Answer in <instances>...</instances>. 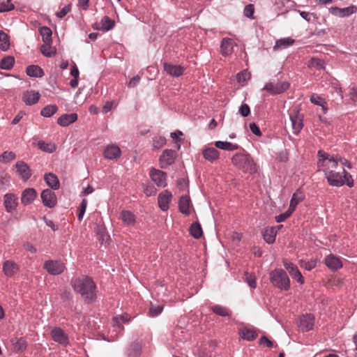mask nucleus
<instances>
[{
  "instance_id": "nucleus-1",
  "label": "nucleus",
  "mask_w": 357,
  "mask_h": 357,
  "mask_svg": "<svg viewBox=\"0 0 357 357\" xmlns=\"http://www.w3.org/2000/svg\"><path fill=\"white\" fill-rule=\"evenodd\" d=\"M71 285L73 289L79 293L87 303L93 302L96 298V285L93 280L88 276L72 279Z\"/></svg>"
},
{
  "instance_id": "nucleus-2",
  "label": "nucleus",
  "mask_w": 357,
  "mask_h": 357,
  "mask_svg": "<svg viewBox=\"0 0 357 357\" xmlns=\"http://www.w3.org/2000/svg\"><path fill=\"white\" fill-rule=\"evenodd\" d=\"M231 162L244 173L252 174L257 172V165L251 155L247 153H236L231 158Z\"/></svg>"
},
{
  "instance_id": "nucleus-3",
  "label": "nucleus",
  "mask_w": 357,
  "mask_h": 357,
  "mask_svg": "<svg viewBox=\"0 0 357 357\" xmlns=\"http://www.w3.org/2000/svg\"><path fill=\"white\" fill-rule=\"evenodd\" d=\"M328 184L334 187H341L346 184L351 188L354 186V180L351 175L347 172L344 168H342V172H328L325 175Z\"/></svg>"
},
{
  "instance_id": "nucleus-4",
  "label": "nucleus",
  "mask_w": 357,
  "mask_h": 357,
  "mask_svg": "<svg viewBox=\"0 0 357 357\" xmlns=\"http://www.w3.org/2000/svg\"><path fill=\"white\" fill-rule=\"evenodd\" d=\"M270 281L275 287L281 290L288 291L290 289L289 278L283 269L276 268L271 271Z\"/></svg>"
},
{
  "instance_id": "nucleus-5",
  "label": "nucleus",
  "mask_w": 357,
  "mask_h": 357,
  "mask_svg": "<svg viewBox=\"0 0 357 357\" xmlns=\"http://www.w3.org/2000/svg\"><path fill=\"white\" fill-rule=\"evenodd\" d=\"M43 268L52 275H58L64 272L66 266L60 260L50 259L45 261Z\"/></svg>"
},
{
  "instance_id": "nucleus-6",
  "label": "nucleus",
  "mask_w": 357,
  "mask_h": 357,
  "mask_svg": "<svg viewBox=\"0 0 357 357\" xmlns=\"http://www.w3.org/2000/svg\"><path fill=\"white\" fill-rule=\"evenodd\" d=\"M290 84L288 82H281L274 84L273 82H268L265 84L262 90L267 91L272 95L280 94L287 91Z\"/></svg>"
},
{
  "instance_id": "nucleus-7",
  "label": "nucleus",
  "mask_w": 357,
  "mask_h": 357,
  "mask_svg": "<svg viewBox=\"0 0 357 357\" xmlns=\"http://www.w3.org/2000/svg\"><path fill=\"white\" fill-rule=\"evenodd\" d=\"M40 198L43 205L52 208L57 204V197L55 192L51 189H45L40 193Z\"/></svg>"
},
{
  "instance_id": "nucleus-8",
  "label": "nucleus",
  "mask_w": 357,
  "mask_h": 357,
  "mask_svg": "<svg viewBox=\"0 0 357 357\" xmlns=\"http://www.w3.org/2000/svg\"><path fill=\"white\" fill-rule=\"evenodd\" d=\"M176 158V153L172 149H165L162 151L159 158L160 167L165 169L172 165Z\"/></svg>"
},
{
  "instance_id": "nucleus-9",
  "label": "nucleus",
  "mask_w": 357,
  "mask_h": 357,
  "mask_svg": "<svg viewBox=\"0 0 357 357\" xmlns=\"http://www.w3.org/2000/svg\"><path fill=\"white\" fill-rule=\"evenodd\" d=\"M291 127L294 133L298 134L303 127V116L300 114L298 109H293L289 114Z\"/></svg>"
},
{
  "instance_id": "nucleus-10",
  "label": "nucleus",
  "mask_w": 357,
  "mask_h": 357,
  "mask_svg": "<svg viewBox=\"0 0 357 357\" xmlns=\"http://www.w3.org/2000/svg\"><path fill=\"white\" fill-rule=\"evenodd\" d=\"M314 317L312 314H303L299 318L298 327L302 331L307 332L313 328Z\"/></svg>"
},
{
  "instance_id": "nucleus-11",
  "label": "nucleus",
  "mask_w": 357,
  "mask_h": 357,
  "mask_svg": "<svg viewBox=\"0 0 357 357\" xmlns=\"http://www.w3.org/2000/svg\"><path fill=\"white\" fill-rule=\"evenodd\" d=\"M15 168L18 176L22 181H26L31 176V170L24 161H17L15 164Z\"/></svg>"
},
{
  "instance_id": "nucleus-12",
  "label": "nucleus",
  "mask_w": 357,
  "mask_h": 357,
  "mask_svg": "<svg viewBox=\"0 0 357 357\" xmlns=\"http://www.w3.org/2000/svg\"><path fill=\"white\" fill-rule=\"evenodd\" d=\"M283 264L286 270L289 272L290 275L294 278L296 279L298 282L300 284H303L305 280L304 278L298 270V267L292 264L291 262H289L286 260L283 261Z\"/></svg>"
},
{
  "instance_id": "nucleus-13",
  "label": "nucleus",
  "mask_w": 357,
  "mask_h": 357,
  "mask_svg": "<svg viewBox=\"0 0 357 357\" xmlns=\"http://www.w3.org/2000/svg\"><path fill=\"white\" fill-rule=\"evenodd\" d=\"M150 176L153 181L159 187H165L167 185V174L165 172L152 169Z\"/></svg>"
},
{
  "instance_id": "nucleus-14",
  "label": "nucleus",
  "mask_w": 357,
  "mask_h": 357,
  "mask_svg": "<svg viewBox=\"0 0 357 357\" xmlns=\"http://www.w3.org/2000/svg\"><path fill=\"white\" fill-rule=\"evenodd\" d=\"M51 336L54 341L62 344H68V337L63 329L59 327H55L51 331Z\"/></svg>"
},
{
  "instance_id": "nucleus-15",
  "label": "nucleus",
  "mask_w": 357,
  "mask_h": 357,
  "mask_svg": "<svg viewBox=\"0 0 357 357\" xmlns=\"http://www.w3.org/2000/svg\"><path fill=\"white\" fill-rule=\"evenodd\" d=\"M172 195L168 190H164L158 195V206L162 211H166L168 210L169 203L172 201Z\"/></svg>"
},
{
  "instance_id": "nucleus-16",
  "label": "nucleus",
  "mask_w": 357,
  "mask_h": 357,
  "mask_svg": "<svg viewBox=\"0 0 357 357\" xmlns=\"http://www.w3.org/2000/svg\"><path fill=\"white\" fill-rule=\"evenodd\" d=\"M37 192L33 188H26L22 191L21 196V202L24 205L31 204L36 198Z\"/></svg>"
},
{
  "instance_id": "nucleus-17",
  "label": "nucleus",
  "mask_w": 357,
  "mask_h": 357,
  "mask_svg": "<svg viewBox=\"0 0 357 357\" xmlns=\"http://www.w3.org/2000/svg\"><path fill=\"white\" fill-rule=\"evenodd\" d=\"M121 149L116 144H109L106 146L103 155L104 157L109 160H115L121 156Z\"/></svg>"
},
{
  "instance_id": "nucleus-18",
  "label": "nucleus",
  "mask_w": 357,
  "mask_h": 357,
  "mask_svg": "<svg viewBox=\"0 0 357 357\" xmlns=\"http://www.w3.org/2000/svg\"><path fill=\"white\" fill-rule=\"evenodd\" d=\"M324 263L331 270H337L342 267V263L340 259L332 254L326 257Z\"/></svg>"
},
{
  "instance_id": "nucleus-19",
  "label": "nucleus",
  "mask_w": 357,
  "mask_h": 357,
  "mask_svg": "<svg viewBox=\"0 0 357 357\" xmlns=\"http://www.w3.org/2000/svg\"><path fill=\"white\" fill-rule=\"evenodd\" d=\"M192 207V202L188 195H182L178 201L179 211L185 215L190 213V208Z\"/></svg>"
},
{
  "instance_id": "nucleus-20",
  "label": "nucleus",
  "mask_w": 357,
  "mask_h": 357,
  "mask_svg": "<svg viewBox=\"0 0 357 357\" xmlns=\"http://www.w3.org/2000/svg\"><path fill=\"white\" fill-rule=\"evenodd\" d=\"M234 45L235 43L231 38H223L220 44L221 54L225 56L231 54L234 51Z\"/></svg>"
},
{
  "instance_id": "nucleus-21",
  "label": "nucleus",
  "mask_w": 357,
  "mask_h": 357,
  "mask_svg": "<svg viewBox=\"0 0 357 357\" xmlns=\"http://www.w3.org/2000/svg\"><path fill=\"white\" fill-rule=\"evenodd\" d=\"M337 167L338 155H336L335 157L332 155L329 160H325L321 167L319 168L322 169L323 172H324V175H326L328 174V172L335 171Z\"/></svg>"
},
{
  "instance_id": "nucleus-22",
  "label": "nucleus",
  "mask_w": 357,
  "mask_h": 357,
  "mask_svg": "<svg viewBox=\"0 0 357 357\" xmlns=\"http://www.w3.org/2000/svg\"><path fill=\"white\" fill-rule=\"evenodd\" d=\"M40 95L38 92L35 91H27L24 93L22 96V100L26 105H32L36 104Z\"/></svg>"
},
{
  "instance_id": "nucleus-23",
  "label": "nucleus",
  "mask_w": 357,
  "mask_h": 357,
  "mask_svg": "<svg viewBox=\"0 0 357 357\" xmlns=\"http://www.w3.org/2000/svg\"><path fill=\"white\" fill-rule=\"evenodd\" d=\"M3 204L8 213L13 212L17 205V199L13 194L7 193L4 195Z\"/></svg>"
},
{
  "instance_id": "nucleus-24",
  "label": "nucleus",
  "mask_w": 357,
  "mask_h": 357,
  "mask_svg": "<svg viewBox=\"0 0 357 357\" xmlns=\"http://www.w3.org/2000/svg\"><path fill=\"white\" fill-rule=\"evenodd\" d=\"M77 120V114L76 113L64 114L61 115L57 120V123L62 127H66Z\"/></svg>"
},
{
  "instance_id": "nucleus-25",
  "label": "nucleus",
  "mask_w": 357,
  "mask_h": 357,
  "mask_svg": "<svg viewBox=\"0 0 357 357\" xmlns=\"http://www.w3.org/2000/svg\"><path fill=\"white\" fill-rule=\"evenodd\" d=\"M164 70L172 76L179 77L183 73L184 68L181 65H172L165 63Z\"/></svg>"
},
{
  "instance_id": "nucleus-26",
  "label": "nucleus",
  "mask_w": 357,
  "mask_h": 357,
  "mask_svg": "<svg viewBox=\"0 0 357 357\" xmlns=\"http://www.w3.org/2000/svg\"><path fill=\"white\" fill-rule=\"evenodd\" d=\"M18 269L17 264L11 260H7L3 264V272L7 277L14 275Z\"/></svg>"
},
{
  "instance_id": "nucleus-27",
  "label": "nucleus",
  "mask_w": 357,
  "mask_h": 357,
  "mask_svg": "<svg viewBox=\"0 0 357 357\" xmlns=\"http://www.w3.org/2000/svg\"><path fill=\"white\" fill-rule=\"evenodd\" d=\"M44 180L52 190H58L60 187L59 180L57 176L53 173L45 174Z\"/></svg>"
},
{
  "instance_id": "nucleus-28",
  "label": "nucleus",
  "mask_w": 357,
  "mask_h": 357,
  "mask_svg": "<svg viewBox=\"0 0 357 357\" xmlns=\"http://www.w3.org/2000/svg\"><path fill=\"white\" fill-rule=\"evenodd\" d=\"M202 155L205 160L212 162L219 158L220 152L215 148L208 147L203 150Z\"/></svg>"
},
{
  "instance_id": "nucleus-29",
  "label": "nucleus",
  "mask_w": 357,
  "mask_h": 357,
  "mask_svg": "<svg viewBox=\"0 0 357 357\" xmlns=\"http://www.w3.org/2000/svg\"><path fill=\"white\" fill-rule=\"evenodd\" d=\"M305 199V195L301 189H297L296 191L293 194L292 197L290 200L289 208L291 210L295 211L296 206Z\"/></svg>"
},
{
  "instance_id": "nucleus-30",
  "label": "nucleus",
  "mask_w": 357,
  "mask_h": 357,
  "mask_svg": "<svg viewBox=\"0 0 357 357\" xmlns=\"http://www.w3.org/2000/svg\"><path fill=\"white\" fill-rule=\"evenodd\" d=\"M276 234L277 229L275 227H267L262 232L264 241L268 244H271L275 242Z\"/></svg>"
},
{
  "instance_id": "nucleus-31",
  "label": "nucleus",
  "mask_w": 357,
  "mask_h": 357,
  "mask_svg": "<svg viewBox=\"0 0 357 357\" xmlns=\"http://www.w3.org/2000/svg\"><path fill=\"white\" fill-rule=\"evenodd\" d=\"M121 219L127 226L134 225L136 222L135 215L131 211L127 210L121 211Z\"/></svg>"
},
{
  "instance_id": "nucleus-32",
  "label": "nucleus",
  "mask_w": 357,
  "mask_h": 357,
  "mask_svg": "<svg viewBox=\"0 0 357 357\" xmlns=\"http://www.w3.org/2000/svg\"><path fill=\"white\" fill-rule=\"evenodd\" d=\"M238 334L243 340L247 341H252L257 337V334L254 330L246 327L241 328L238 331Z\"/></svg>"
},
{
  "instance_id": "nucleus-33",
  "label": "nucleus",
  "mask_w": 357,
  "mask_h": 357,
  "mask_svg": "<svg viewBox=\"0 0 357 357\" xmlns=\"http://www.w3.org/2000/svg\"><path fill=\"white\" fill-rule=\"evenodd\" d=\"M26 75L32 77H42L44 75L43 69L36 65L29 66L26 69Z\"/></svg>"
},
{
  "instance_id": "nucleus-34",
  "label": "nucleus",
  "mask_w": 357,
  "mask_h": 357,
  "mask_svg": "<svg viewBox=\"0 0 357 357\" xmlns=\"http://www.w3.org/2000/svg\"><path fill=\"white\" fill-rule=\"evenodd\" d=\"M100 25L98 29L102 31H108L114 27L115 22L108 16H104L100 22Z\"/></svg>"
},
{
  "instance_id": "nucleus-35",
  "label": "nucleus",
  "mask_w": 357,
  "mask_h": 357,
  "mask_svg": "<svg viewBox=\"0 0 357 357\" xmlns=\"http://www.w3.org/2000/svg\"><path fill=\"white\" fill-rule=\"evenodd\" d=\"M215 146L218 149L225 150V151H233L237 150L239 148V146L238 144H232L229 142H222V141L215 142Z\"/></svg>"
},
{
  "instance_id": "nucleus-36",
  "label": "nucleus",
  "mask_w": 357,
  "mask_h": 357,
  "mask_svg": "<svg viewBox=\"0 0 357 357\" xmlns=\"http://www.w3.org/2000/svg\"><path fill=\"white\" fill-rule=\"evenodd\" d=\"M295 40L290 37L280 38L275 42V45L273 47L275 50L279 49H284L287 47L292 45Z\"/></svg>"
},
{
  "instance_id": "nucleus-37",
  "label": "nucleus",
  "mask_w": 357,
  "mask_h": 357,
  "mask_svg": "<svg viewBox=\"0 0 357 357\" xmlns=\"http://www.w3.org/2000/svg\"><path fill=\"white\" fill-rule=\"evenodd\" d=\"M14 349L16 352L24 351L27 347V342L24 337L15 338L12 341Z\"/></svg>"
},
{
  "instance_id": "nucleus-38",
  "label": "nucleus",
  "mask_w": 357,
  "mask_h": 357,
  "mask_svg": "<svg viewBox=\"0 0 357 357\" xmlns=\"http://www.w3.org/2000/svg\"><path fill=\"white\" fill-rule=\"evenodd\" d=\"M142 352V346L139 342H132L127 351L128 357H139Z\"/></svg>"
},
{
  "instance_id": "nucleus-39",
  "label": "nucleus",
  "mask_w": 357,
  "mask_h": 357,
  "mask_svg": "<svg viewBox=\"0 0 357 357\" xmlns=\"http://www.w3.org/2000/svg\"><path fill=\"white\" fill-rule=\"evenodd\" d=\"M310 101L312 103L319 105L321 107L324 114H326L328 111V104L325 99L322 98L320 96L317 94H312L310 98Z\"/></svg>"
},
{
  "instance_id": "nucleus-40",
  "label": "nucleus",
  "mask_w": 357,
  "mask_h": 357,
  "mask_svg": "<svg viewBox=\"0 0 357 357\" xmlns=\"http://www.w3.org/2000/svg\"><path fill=\"white\" fill-rule=\"evenodd\" d=\"M190 232L195 238H200L203 234L201 225L197 222H193L190 225Z\"/></svg>"
},
{
  "instance_id": "nucleus-41",
  "label": "nucleus",
  "mask_w": 357,
  "mask_h": 357,
  "mask_svg": "<svg viewBox=\"0 0 357 357\" xmlns=\"http://www.w3.org/2000/svg\"><path fill=\"white\" fill-rule=\"evenodd\" d=\"M211 309L215 314L221 317H229L231 314V311L228 308L222 305H215Z\"/></svg>"
},
{
  "instance_id": "nucleus-42",
  "label": "nucleus",
  "mask_w": 357,
  "mask_h": 357,
  "mask_svg": "<svg viewBox=\"0 0 357 357\" xmlns=\"http://www.w3.org/2000/svg\"><path fill=\"white\" fill-rule=\"evenodd\" d=\"M58 110V107L55 105H49L43 107L40 111V114L44 117H51Z\"/></svg>"
},
{
  "instance_id": "nucleus-43",
  "label": "nucleus",
  "mask_w": 357,
  "mask_h": 357,
  "mask_svg": "<svg viewBox=\"0 0 357 357\" xmlns=\"http://www.w3.org/2000/svg\"><path fill=\"white\" fill-rule=\"evenodd\" d=\"M40 35L42 36L43 41L45 43H52V30L47 26H43L40 30Z\"/></svg>"
},
{
  "instance_id": "nucleus-44",
  "label": "nucleus",
  "mask_w": 357,
  "mask_h": 357,
  "mask_svg": "<svg viewBox=\"0 0 357 357\" xmlns=\"http://www.w3.org/2000/svg\"><path fill=\"white\" fill-rule=\"evenodd\" d=\"M38 146L40 150L50 153L54 152L56 149V146L54 144L51 142L47 143L44 141L38 142Z\"/></svg>"
},
{
  "instance_id": "nucleus-45",
  "label": "nucleus",
  "mask_w": 357,
  "mask_h": 357,
  "mask_svg": "<svg viewBox=\"0 0 357 357\" xmlns=\"http://www.w3.org/2000/svg\"><path fill=\"white\" fill-rule=\"evenodd\" d=\"M307 66L310 68H314L317 70L324 69V62L322 59L312 57L308 61Z\"/></svg>"
},
{
  "instance_id": "nucleus-46",
  "label": "nucleus",
  "mask_w": 357,
  "mask_h": 357,
  "mask_svg": "<svg viewBox=\"0 0 357 357\" xmlns=\"http://www.w3.org/2000/svg\"><path fill=\"white\" fill-rule=\"evenodd\" d=\"M10 47L8 35L3 31H0V49L6 51Z\"/></svg>"
},
{
  "instance_id": "nucleus-47",
  "label": "nucleus",
  "mask_w": 357,
  "mask_h": 357,
  "mask_svg": "<svg viewBox=\"0 0 357 357\" xmlns=\"http://www.w3.org/2000/svg\"><path fill=\"white\" fill-rule=\"evenodd\" d=\"M14 63L15 60L13 57L6 56L1 61L0 67L3 70H10L13 68Z\"/></svg>"
},
{
  "instance_id": "nucleus-48",
  "label": "nucleus",
  "mask_w": 357,
  "mask_h": 357,
  "mask_svg": "<svg viewBox=\"0 0 357 357\" xmlns=\"http://www.w3.org/2000/svg\"><path fill=\"white\" fill-rule=\"evenodd\" d=\"M40 51L45 56L51 57L56 54L55 50H52L51 43H45L40 47Z\"/></svg>"
},
{
  "instance_id": "nucleus-49",
  "label": "nucleus",
  "mask_w": 357,
  "mask_h": 357,
  "mask_svg": "<svg viewBox=\"0 0 357 357\" xmlns=\"http://www.w3.org/2000/svg\"><path fill=\"white\" fill-rule=\"evenodd\" d=\"M16 158V155L15 153L12 151H4L2 154L0 155V161L4 163L9 162Z\"/></svg>"
},
{
  "instance_id": "nucleus-50",
  "label": "nucleus",
  "mask_w": 357,
  "mask_h": 357,
  "mask_svg": "<svg viewBox=\"0 0 357 357\" xmlns=\"http://www.w3.org/2000/svg\"><path fill=\"white\" fill-rule=\"evenodd\" d=\"M317 154L319 157V160L317 162L318 167H321V166L324 164V162H325V160H329L332 156L322 150H319Z\"/></svg>"
},
{
  "instance_id": "nucleus-51",
  "label": "nucleus",
  "mask_w": 357,
  "mask_h": 357,
  "mask_svg": "<svg viewBox=\"0 0 357 357\" xmlns=\"http://www.w3.org/2000/svg\"><path fill=\"white\" fill-rule=\"evenodd\" d=\"M166 144V139L162 136H156L153 138V146L154 149H159Z\"/></svg>"
},
{
  "instance_id": "nucleus-52",
  "label": "nucleus",
  "mask_w": 357,
  "mask_h": 357,
  "mask_svg": "<svg viewBox=\"0 0 357 357\" xmlns=\"http://www.w3.org/2000/svg\"><path fill=\"white\" fill-rule=\"evenodd\" d=\"M163 308L164 305H162L155 306L153 304H151V307L149 309V315L150 317H155L162 312Z\"/></svg>"
},
{
  "instance_id": "nucleus-53",
  "label": "nucleus",
  "mask_w": 357,
  "mask_h": 357,
  "mask_svg": "<svg viewBox=\"0 0 357 357\" xmlns=\"http://www.w3.org/2000/svg\"><path fill=\"white\" fill-rule=\"evenodd\" d=\"M316 264L317 261L316 260L314 259H311L310 261H300L301 266L307 271H311L312 269H313L316 266Z\"/></svg>"
},
{
  "instance_id": "nucleus-54",
  "label": "nucleus",
  "mask_w": 357,
  "mask_h": 357,
  "mask_svg": "<svg viewBox=\"0 0 357 357\" xmlns=\"http://www.w3.org/2000/svg\"><path fill=\"white\" fill-rule=\"evenodd\" d=\"M293 212H294V211L291 210V208H289L286 212L275 216V221L277 222H284V220H286L288 218H289L291 216V215L293 213Z\"/></svg>"
},
{
  "instance_id": "nucleus-55",
  "label": "nucleus",
  "mask_w": 357,
  "mask_h": 357,
  "mask_svg": "<svg viewBox=\"0 0 357 357\" xmlns=\"http://www.w3.org/2000/svg\"><path fill=\"white\" fill-rule=\"evenodd\" d=\"M255 7L253 4H248L245 6L243 13L244 15L250 19H254Z\"/></svg>"
},
{
  "instance_id": "nucleus-56",
  "label": "nucleus",
  "mask_w": 357,
  "mask_h": 357,
  "mask_svg": "<svg viewBox=\"0 0 357 357\" xmlns=\"http://www.w3.org/2000/svg\"><path fill=\"white\" fill-rule=\"evenodd\" d=\"M87 204H88V201L86 199H83L82 202H81V204L79 206V214L77 215V218H78V220L79 221H81L83 218V216L84 215V213L86 211V208L87 207Z\"/></svg>"
},
{
  "instance_id": "nucleus-57",
  "label": "nucleus",
  "mask_w": 357,
  "mask_h": 357,
  "mask_svg": "<svg viewBox=\"0 0 357 357\" xmlns=\"http://www.w3.org/2000/svg\"><path fill=\"white\" fill-rule=\"evenodd\" d=\"M250 75L246 70L240 72L237 74V80L239 83H245L250 79Z\"/></svg>"
},
{
  "instance_id": "nucleus-58",
  "label": "nucleus",
  "mask_w": 357,
  "mask_h": 357,
  "mask_svg": "<svg viewBox=\"0 0 357 357\" xmlns=\"http://www.w3.org/2000/svg\"><path fill=\"white\" fill-rule=\"evenodd\" d=\"M10 0H7V3H0V13L10 11L14 9V5L10 3Z\"/></svg>"
},
{
  "instance_id": "nucleus-59",
  "label": "nucleus",
  "mask_w": 357,
  "mask_h": 357,
  "mask_svg": "<svg viewBox=\"0 0 357 357\" xmlns=\"http://www.w3.org/2000/svg\"><path fill=\"white\" fill-rule=\"evenodd\" d=\"M71 10V4L65 6L59 12L56 13V16L60 19L65 17Z\"/></svg>"
},
{
  "instance_id": "nucleus-60",
  "label": "nucleus",
  "mask_w": 357,
  "mask_h": 357,
  "mask_svg": "<svg viewBox=\"0 0 357 357\" xmlns=\"http://www.w3.org/2000/svg\"><path fill=\"white\" fill-rule=\"evenodd\" d=\"M238 112L242 116L246 117L250 113V107L247 104H242L239 107Z\"/></svg>"
},
{
  "instance_id": "nucleus-61",
  "label": "nucleus",
  "mask_w": 357,
  "mask_h": 357,
  "mask_svg": "<svg viewBox=\"0 0 357 357\" xmlns=\"http://www.w3.org/2000/svg\"><path fill=\"white\" fill-rule=\"evenodd\" d=\"M259 344L263 346L264 347L270 348L273 346V342L268 339L266 336H262L259 339Z\"/></svg>"
},
{
  "instance_id": "nucleus-62",
  "label": "nucleus",
  "mask_w": 357,
  "mask_h": 357,
  "mask_svg": "<svg viewBox=\"0 0 357 357\" xmlns=\"http://www.w3.org/2000/svg\"><path fill=\"white\" fill-rule=\"evenodd\" d=\"M251 132L256 136L260 137L261 135V132L259 128V126L255 123H252L249 126Z\"/></svg>"
},
{
  "instance_id": "nucleus-63",
  "label": "nucleus",
  "mask_w": 357,
  "mask_h": 357,
  "mask_svg": "<svg viewBox=\"0 0 357 357\" xmlns=\"http://www.w3.org/2000/svg\"><path fill=\"white\" fill-rule=\"evenodd\" d=\"M246 280L248 284L251 288H255L257 286L256 279L255 277L250 275L248 273H246Z\"/></svg>"
},
{
  "instance_id": "nucleus-64",
  "label": "nucleus",
  "mask_w": 357,
  "mask_h": 357,
  "mask_svg": "<svg viewBox=\"0 0 357 357\" xmlns=\"http://www.w3.org/2000/svg\"><path fill=\"white\" fill-rule=\"evenodd\" d=\"M339 162L342 165V168H344V167H347L349 169L352 168V165H351V162L349 160H347V159H345L344 158L338 156V163Z\"/></svg>"
}]
</instances>
